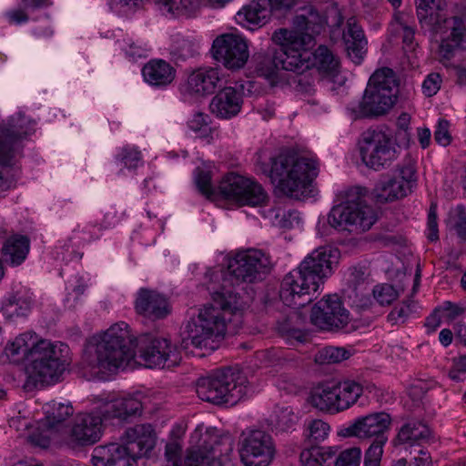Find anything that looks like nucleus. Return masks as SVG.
<instances>
[{"mask_svg": "<svg viewBox=\"0 0 466 466\" xmlns=\"http://www.w3.org/2000/svg\"><path fill=\"white\" fill-rule=\"evenodd\" d=\"M214 279L218 280V272L210 274L208 286L212 294V303L204 306L198 318L188 321L186 326L187 336L183 339L186 347L190 344L196 348H205L209 339H223L228 322L246 305L238 292L221 289L218 290L213 283Z\"/></svg>", "mask_w": 466, "mask_h": 466, "instance_id": "obj_1", "label": "nucleus"}, {"mask_svg": "<svg viewBox=\"0 0 466 466\" xmlns=\"http://www.w3.org/2000/svg\"><path fill=\"white\" fill-rule=\"evenodd\" d=\"M136 337L120 321L90 337L84 348L82 362L101 379L124 368L135 356Z\"/></svg>", "mask_w": 466, "mask_h": 466, "instance_id": "obj_2", "label": "nucleus"}, {"mask_svg": "<svg viewBox=\"0 0 466 466\" xmlns=\"http://www.w3.org/2000/svg\"><path fill=\"white\" fill-rule=\"evenodd\" d=\"M339 263V250L321 247L309 254L298 268L282 279L279 297L288 307L299 308L310 301L324 280L331 276Z\"/></svg>", "mask_w": 466, "mask_h": 466, "instance_id": "obj_3", "label": "nucleus"}, {"mask_svg": "<svg viewBox=\"0 0 466 466\" xmlns=\"http://www.w3.org/2000/svg\"><path fill=\"white\" fill-rule=\"evenodd\" d=\"M268 176L279 189L289 198H300L317 176V162L290 152H282L271 159Z\"/></svg>", "mask_w": 466, "mask_h": 466, "instance_id": "obj_4", "label": "nucleus"}, {"mask_svg": "<svg viewBox=\"0 0 466 466\" xmlns=\"http://www.w3.org/2000/svg\"><path fill=\"white\" fill-rule=\"evenodd\" d=\"M327 25V18L319 13L315 7L308 6L302 10L301 14L296 15L292 20V28H279L272 35L274 43H282L286 41L289 48L288 66L292 68L296 65L298 55L308 53L310 56V49L315 45V37L319 35ZM299 64H297L298 66Z\"/></svg>", "mask_w": 466, "mask_h": 466, "instance_id": "obj_5", "label": "nucleus"}, {"mask_svg": "<svg viewBox=\"0 0 466 466\" xmlns=\"http://www.w3.org/2000/svg\"><path fill=\"white\" fill-rule=\"evenodd\" d=\"M248 381L238 368L218 370L196 383V391L202 400L216 404L235 405L248 392Z\"/></svg>", "mask_w": 466, "mask_h": 466, "instance_id": "obj_6", "label": "nucleus"}, {"mask_svg": "<svg viewBox=\"0 0 466 466\" xmlns=\"http://www.w3.org/2000/svg\"><path fill=\"white\" fill-rule=\"evenodd\" d=\"M365 187H353L346 191L345 200L334 206L329 213V225L339 230L364 232L377 220L375 210L364 200Z\"/></svg>", "mask_w": 466, "mask_h": 466, "instance_id": "obj_7", "label": "nucleus"}, {"mask_svg": "<svg viewBox=\"0 0 466 466\" xmlns=\"http://www.w3.org/2000/svg\"><path fill=\"white\" fill-rule=\"evenodd\" d=\"M27 368L29 379L35 386L58 382L68 365V347L40 339Z\"/></svg>", "mask_w": 466, "mask_h": 466, "instance_id": "obj_8", "label": "nucleus"}, {"mask_svg": "<svg viewBox=\"0 0 466 466\" xmlns=\"http://www.w3.org/2000/svg\"><path fill=\"white\" fill-rule=\"evenodd\" d=\"M271 268V258L263 250L248 248L238 251L228 262V271L222 276L220 289L237 292L236 287L261 280L269 273Z\"/></svg>", "mask_w": 466, "mask_h": 466, "instance_id": "obj_9", "label": "nucleus"}, {"mask_svg": "<svg viewBox=\"0 0 466 466\" xmlns=\"http://www.w3.org/2000/svg\"><path fill=\"white\" fill-rule=\"evenodd\" d=\"M363 164L370 169L380 171L398 158L400 147L390 133L381 128L366 130L359 143Z\"/></svg>", "mask_w": 466, "mask_h": 466, "instance_id": "obj_10", "label": "nucleus"}, {"mask_svg": "<svg viewBox=\"0 0 466 466\" xmlns=\"http://www.w3.org/2000/svg\"><path fill=\"white\" fill-rule=\"evenodd\" d=\"M362 386L355 380L324 384L311 394V404L322 411L337 413L354 405L362 395Z\"/></svg>", "mask_w": 466, "mask_h": 466, "instance_id": "obj_11", "label": "nucleus"}, {"mask_svg": "<svg viewBox=\"0 0 466 466\" xmlns=\"http://www.w3.org/2000/svg\"><path fill=\"white\" fill-rule=\"evenodd\" d=\"M202 443L191 449L185 460L186 466H223L233 455V441L228 436L218 437L208 431Z\"/></svg>", "mask_w": 466, "mask_h": 466, "instance_id": "obj_12", "label": "nucleus"}, {"mask_svg": "<svg viewBox=\"0 0 466 466\" xmlns=\"http://www.w3.org/2000/svg\"><path fill=\"white\" fill-rule=\"evenodd\" d=\"M35 121L24 113L12 116L6 124L0 127V165L12 166L20 153L24 138L34 132Z\"/></svg>", "mask_w": 466, "mask_h": 466, "instance_id": "obj_13", "label": "nucleus"}, {"mask_svg": "<svg viewBox=\"0 0 466 466\" xmlns=\"http://www.w3.org/2000/svg\"><path fill=\"white\" fill-rule=\"evenodd\" d=\"M103 420L105 419L98 405L89 412L77 414L63 444L71 450L95 444L102 436Z\"/></svg>", "mask_w": 466, "mask_h": 466, "instance_id": "obj_14", "label": "nucleus"}, {"mask_svg": "<svg viewBox=\"0 0 466 466\" xmlns=\"http://www.w3.org/2000/svg\"><path fill=\"white\" fill-rule=\"evenodd\" d=\"M140 357L149 368H172L179 364L181 356L177 347L167 338L143 334L136 337Z\"/></svg>", "mask_w": 466, "mask_h": 466, "instance_id": "obj_15", "label": "nucleus"}, {"mask_svg": "<svg viewBox=\"0 0 466 466\" xmlns=\"http://www.w3.org/2000/svg\"><path fill=\"white\" fill-rule=\"evenodd\" d=\"M276 44L280 46L279 51L268 49L264 52H258L254 56V68L259 76H263L271 82H274L277 78L278 70L279 68L286 71L300 73L302 69L307 67V58H309L308 53H302V55L294 54V56L297 57V61H295V63L299 65H294L291 68L290 66H288V59H286L288 55L289 56V50L288 48V45H286L287 42L283 41L282 43Z\"/></svg>", "mask_w": 466, "mask_h": 466, "instance_id": "obj_16", "label": "nucleus"}, {"mask_svg": "<svg viewBox=\"0 0 466 466\" xmlns=\"http://www.w3.org/2000/svg\"><path fill=\"white\" fill-rule=\"evenodd\" d=\"M221 195L233 199L240 205L258 206L267 198V194L258 182L238 175L226 176L218 186Z\"/></svg>", "mask_w": 466, "mask_h": 466, "instance_id": "obj_17", "label": "nucleus"}, {"mask_svg": "<svg viewBox=\"0 0 466 466\" xmlns=\"http://www.w3.org/2000/svg\"><path fill=\"white\" fill-rule=\"evenodd\" d=\"M390 422V416L386 412L371 413L357 418L348 427L341 430L340 435L343 437H357L359 439L375 437L369 448L379 444L381 448V455H383V447L388 441L385 432L389 430Z\"/></svg>", "mask_w": 466, "mask_h": 466, "instance_id": "obj_18", "label": "nucleus"}, {"mask_svg": "<svg viewBox=\"0 0 466 466\" xmlns=\"http://www.w3.org/2000/svg\"><path fill=\"white\" fill-rule=\"evenodd\" d=\"M275 453L271 436L261 430L243 434L239 457L245 466H268Z\"/></svg>", "mask_w": 466, "mask_h": 466, "instance_id": "obj_19", "label": "nucleus"}, {"mask_svg": "<svg viewBox=\"0 0 466 466\" xmlns=\"http://www.w3.org/2000/svg\"><path fill=\"white\" fill-rule=\"evenodd\" d=\"M416 183L415 167L412 164L400 166L391 177L380 180L373 196L380 203L390 202L406 197Z\"/></svg>", "mask_w": 466, "mask_h": 466, "instance_id": "obj_20", "label": "nucleus"}, {"mask_svg": "<svg viewBox=\"0 0 466 466\" xmlns=\"http://www.w3.org/2000/svg\"><path fill=\"white\" fill-rule=\"evenodd\" d=\"M299 0H252L237 13V21L249 30L261 27L271 14H284L290 11Z\"/></svg>", "mask_w": 466, "mask_h": 466, "instance_id": "obj_21", "label": "nucleus"}, {"mask_svg": "<svg viewBox=\"0 0 466 466\" xmlns=\"http://www.w3.org/2000/svg\"><path fill=\"white\" fill-rule=\"evenodd\" d=\"M310 321L320 329L338 330L348 325L350 314L337 295H329L313 306Z\"/></svg>", "mask_w": 466, "mask_h": 466, "instance_id": "obj_22", "label": "nucleus"}, {"mask_svg": "<svg viewBox=\"0 0 466 466\" xmlns=\"http://www.w3.org/2000/svg\"><path fill=\"white\" fill-rule=\"evenodd\" d=\"M211 52L216 61L231 70L243 67L249 56L246 41L234 34L218 36L213 41Z\"/></svg>", "mask_w": 466, "mask_h": 466, "instance_id": "obj_23", "label": "nucleus"}, {"mask_svg": "<svg viewBox=\"0 0 466 466\" xmlns=\"http://www.w3.org/2000/svg\"><path fill=\"white\" fill-rule=\"evenodd\" d=\"M397 96L367 86L361 100L350 103L348 110L353 119L371 118L385 115L395 104Z\"/></svg>", "mask_w": 466, "mask_h": 466, "instance_id": "obj_24", "label": "nucleus"}, {"mask_svg": "<svg viewBox=\"0 0 466 466\" xmlns=\"http://www.w3.org/2000/svg\"><path fill=\"white\" fill-rule=\"evenodd\" d=\"M135 309L137 314L152 320L165 319L171 311L166 296L145 288L137 293Z\"/></svg>", "mask_w": 466, "mask_h": 466, "instance_id": "obj_25", "label": "nucleus"}, {"mask_svg": "<svg viewBox=\"0 0 466 466\" xmlns=\"http://www.w3.org/2000/svg\"><path fill=\"white\" fill-rule=\"evenodd\" d=\"M120 444L137 459L150 452L156 444V435L150 424H138L128 428Z\"/></svg>", "mask_w": 466, "mask_h": 466, "instance_id": "obj_26", "label": "nucleus"}, {"mask_svg": "<svg viewBox=\"0 0 466 466\" xmlns=\"http://www.w3.org/2000/svg\"><path fill=\"white\" fill-rule=\"evenodd\" d=\"M417 17L422 26L438 31L451 24L448 18L447 0H415Z\"/></svg>", "mask_w": 466, "mask_h": 466, "instance_id": "obj_27", "label": "nucleus"}, {"mask_svg": "<svg viewBox=\"0 0 466 466\" xmlns=\"http://www.w3.org/2000/svg\"><path fill=\"white\" fill-rule=\"evenodd\" d=\"M137 458L119 443L97 446L92 453L93 466H137Z\"/></svg>", "mask_w": 466, "mask_h": 466, "instance_id": "obj_28", "label": "nucleus"}, {"mask_svg": "<svg viewBox=\"0 0 466 466\" xmlns=\"http://www.w3.org/2000/svg\"><path fill=\"white\" fill-rule=\"evenodd\" d=\"M242 104L241 89L226 86L212 98L209 107L212 114L222 119H229L240 112Z\"/></svg>", "mask_w": 466, "mask_h": 466, "instance_id": "obj_29", "label": "nucleus"}, {"mask_svg": "<svg viewBox=\"0 0 466 466\" xmlns=\"http://www.w3.org/2000/svg\"><path fill=\"white\" fill-rule=\"evenodd\" d=\"M220 80L218 67H199L188 75L185 89L190 95L207 96L214 93Z\"/></svg>", "mask_w": 466, "mask_h": 466, "instance_id": "obj_30", "label": "nucleus"}, {"mask_svg": "<svg viewBox=\"0 0 466 466\" xmlns=\"http://www.w3.org/2000/svg\"><path fill=\"white\" fill-rule=\"evenodd\" d=\"M105 420L117 419L120 421L127 420L132 416L141 413V401L132 396L119 398L112 400H103L98 404Z\"/></svg>", "mask_w": 466, "mask_h": 466, "instance_id": "obj_31", "label": "nucleus"}, {"mask_svg": "<svg viewBox=\"0 0 466 466\" xmlns=\"http://www.w3.org/2000/svg\"><path fill=\"white\" fill-rule=\"evenodd\" d=\"M346 50L350 59L356 65H360L367 52V39L360 25L355 18L351 17L347 22V28L343 34Z\"/></svg>", "mask_w": 466, "mask_h": 466, "instance_id": "obj_32", "label": "nucleus"}, {"mask_svg": "<svg viewBox=\"0 0 466 466\" xmlns=\"http://www.w3.org/2000/svg\"><path fill=\"white\" fill-rule=\"evenodd\" d=\"M451 35L443 39L439 46V54L441 58L451 59L457 49H466V23L458 16L451 17Z\"/></svg>", "mask_w": 466, "mask_h": 466, "instance_id": "obj_33", "label": "nucleus"}, {"mask_svg": "<svg viewBox=\"0 0 466 466\" xmlns=\"http://www.w3.org/2000/svg\"><path fill=\"white\" fill-rule=\"evenodd\" d=\"M142 75L149 85L165 87L174 81L176 69L165 60L153 59L143 66Z\"/></svg>", "mask_w": 466, "mask_h": 466, "instance_id": "obj_34", "label": "nucleus"}, {"mask_svg": "<svg viewBox=\"0 0 466 466\" xmlns=\"http://www.w3.org/2000/svg\"><path fill=\"white\" fill-rule=\"evenodd\" d=\"M367 274L363 268L353 267L349 270V298L356 307L364 308L370 303V289L366 282Z\"/></svg>", "mask_w": 466, "mask_h": 466, "instance_id": "obj_35", "label": "nucleus"}, {"mask_svg": "<svg viewBox=\"0 0 466 466\" xmlns=\"http://www.w3.org/2000/svg\"><path fill=\"white\" fill-rule=\"evenodd\" d=\"M30 248L27 237L15 235L5 240L2 247L5 261L11 266H19L26 258Z\"/></svg>", "mask_w": 466, "mask_h": 466, "instance_id": "obj_36", "label": "nucleus"}, {"mask_svg": "<svg viewBox=\"0 0 466 466\" xmlns=\"http://www.w3.org/2000/svg\"><path fill=\"white\" fill-rule=\"evenodd\" d=\"M33 299L29 295L17 292L6 299L2 305V313L10 321L25 318L31 312Z\"/></svg>", "mask_w": 466, "mask_h": 466, "instance_id": "obj_37", "label": "nucleus"}, {"mask_svg": "<svg viewBox=\"0 0 466 466\" xmlns=\"http://www.w3.org/2000/svg\"><path fill=\"white\" fill-rule=\"evenodd\" d=\"M307 67L302 69L299 74L314 67L319 72L335 75L339 68V60L325 46H319L314 52L310 51V56L307 58Z\"/></svg>", "mask_w": 466, "mask_h": 466, "instance_id": "obj_38", "label": "nucleus"}, {"mask_svg": "<svg viewBox=\"0 0 466 466\" xmlns=\"http://www.w3.org/2000/svg\"><path fill=\"white\" fill-rule=\"evenodd\" d=\"M39 341L40 339H37L35 333H23L6 345L5 353L8 357H17L15 360L20 359L31 360L35 350V348L39 345Z\"/></svg>", "mask_w": 466, "mask_h": 466, "instance_id": "obj_39", "label": "nucleus"}, {"mask_svg": "<svg viewBox=\"0 0 466 466\" xmlns=\"http://www.w3.org/2000/svg\"><path fill=\"white\" fill-rule=\"evenodd\" d=\"M431 436L430 428L417 420L405 423L399 431L396 441L400 444L410 443L420 444L427 441Z\"/></svg>", "mask_w": 466, "mask_h": 466, "instance_id": "obj_40", "label": "nucleus"}, {"mask_svg": "<svg viewBox=\"0 0 466 466\" xmlns=\"http://www.w3.org/2000/svg\"><path fill=\"white\" fill-rule=\"evenodd\" d=\"M45 413V425L48 429H55L66 421L75 412L70 402H57L52 400L43 406Z\"/></svg>", "mask_w": 466, "mask_h": 466, "instance_id": "obj_41", "label": "nucleus"}, {"mask_svg": "<svg viewBox=\"0 0 466 466\" xmlns=\"http://www.w3.org/2000/svg\"><path fill=\"white\" fill-rule=\"evenodd\" d=\"M386 93L390 91L394 96L398 94V80L394 71L389 67L376 70L370 77L368 85Z\"/></svg>", "mask_w": 466, "mask_h": 466, "instance_id": "obj_42", "label": "nucleus"}, {"mask_svg": "<svg viewBox=\"0 0 466 466\" xmlns=\"http://www.w3.org/2000/svg\"><path fill=\"white\" fill-rule=\"evenodd\" d=\"M335 453L331 447L314 446L302 451L299 460L301 466H325Z\"/></svg>", "mask_w": 466, "mask_h": 466, "instance_id": "obj_43", "label": "nucleus"}, {"mask_svg": "<svg viewBox=\"0 0 466 466\" xmlns=\"http://www.w3.org/2000/svg\"><path fill=\"white\" fill-rule=\"evenodd\" d=\"M268 420L272 429L284 432L294 429L298 417L290 407H277Z\"/></svg>", "mask_w": 466, "mask_h": 466, "instance_id": "obj_44", "label": "nucleus"}, {"mask_svg": "<svg viewBox=\"0 0 466 466\" xmlns=\"http://www.w3.org/2000/svg\"><path fill=\"white\" fill-rule=\"evenodd\" d=\"M269 214L273 225L284 229L292 228L300 223L299 213L294 209L286 210L281 208H276L270 209Z\"/></svg>", "mask_w": 466, "mask_h": 466, "instance_id": "obj_45", "label": "nucleus"}, {"mask_svg": "<svg viewBox=\"0 0 466 466\" xmlns=\"http://www.w3.org/2000/svg\"><path fill=\"white\" fill-rule=\"evenodd\" d=\"M390 31L394 34H402L403 43L412 48L415 30L409 23V16L404 14H397L390 25Z\"/></svg>", "mask_w": 466, "mask_h": 466, "instance_id": "obj_46", "label": "nucleus"}, {"mask_svg": "<svg viewBox=\"0 0 466 466\" xmlns=\"http://www.w3.org/2000/svg\"><path fill=\"white\" fill-rule=\"evenodd\" d=\"M446 224L462 241L466 240V209L462 206H457L450 211Z\"/></svg>", "mask_w": 466, "mask_h": 466, "instance_id": "obj_47", "label": "nucleus"}, {"mask_svg": "<svg viewBox=\"0 0 466 466\" xmlns=\"http://www.w3.org/2000/svg\"><path fill=\"white\" fill-rule=\"evenodd\" d=\"M170 53L177 58L186 60L195 55V44L180 35H175L172 36Z\"/></svg>", "mask_w": 466, "mask_h": 466, "instance_id": "obj_48", "label": "nucleus"}, {"mask_svg": "<svg viewBox=\"0 0 466 466\" xmlns=\"http://www.w3.org/2000/svg\"><path fill=\"white\" fill-rule=\"evenodd\" d=\"M372 293L375 299L380 305H390L399 297L398 291L393 288V286L389 284L375 286L372 289Z\"/></svg>", "mask_w": 466, "mask_h": 466, "instance_id": "obj_49", "label": "nucleus"}, {"mask_svg": "<svg viewBox=\"0 0 466 466\" xmlns=\"http://www.w3.org/2000/svg\"><path fill=\"white\" fill-rule=\"evenodd\" d=\"M416 307L414 301L408 300L403 302L402 305L394 308L388 315L389 321L393 324L404 323L408 317L413 313L414 308Z\"/></svg>", "mask_w": 466, "mask_h": 466, "instance_id": "obj_50", "label": "nucleus"}, {"mask_svg": "<svg viewBox=\"0 0 466 466\" xmlns=\"http://www.w3.org/2000/svg\"><path fill=\"white\" fill-rule=\"evenodd\" d=\"M361 451L360 448H351L339 453L335 461V466H360Z\"/></svg>", "mask_w": 466, "mask_h": 466, "instance_id": "obj_51", "label": "nucleus"}, {"mask_svg": "<svg viewBox=\"0 0 466 466\" xmlns=\"http://www.w3.org/2000/svg\"><path fill=\"white\" fill-rule=\"evenodd\" d=\"M329 425L321 420H313L309 423V438L313 441H324L329 432Z\"/></svg>", "mask_w": 466, "mask_h": 466, "instance_id": "obj_52", "label": "nucleus"}, {"mask_svg": "<svg viewBox=\"0 0 466 466\" xmlns=\"http://www.w3.org/2000/svg\"><path fill=\"white\" fill-rule=\"evenodd\" d=\"M350 352L344 348L326 347L319 352V358L329 363L340 362L349 359Z\"/></svg>", "mask_w": 466, "mask_h": 466, "instance_id": "obj_53", "label": "nucleus"}, {"mask_svg": "<svg viewBox=\"0 0 466 466\" xmlns=\"http://www.w3.org/2000/svg\"><path fill=\"white\" fill-rule=\"evenodd\" d=\"M195 182L198 190L203 195L210 197L213 194V187L211 184V176L209 171H206L200 167L196 168Z\"/></svg>", "mask_w": 466, "mask_h": 466, "instance_id": "obj_54", "label": "nucleus"}, {"mask_svg": "<svg viewBox=\"0 0 466 466\" xmlns=\"http://www.w3.org/2000/svg\"><path fill=\"white\" fill-rule=\"evenodd\" d=\"M118 157L124 167L129 169L137 168L142 164L140 152L129 147H123Z\"/></svg>", "mask_w": 466, "mask_h": 466, "instance_id": "obj_55", "label": "nucleus"}, {"mask_svg": "<svg viewBox=\"0 0 466 466\" xmlns=\"http://www.w3.org/2000/svg\"><path fill=\"white\" fill-rule=\"evenodd\" d=\"M434 140L441 147H447L451 143L452 137L450 132V122L440 119L434 130Z\"/></svg>", "mask_w": 466, "mask_h": 466, "instance_id": "obj_56", "label": "nucleus"}, {"mask_svg": "<svg viewBox=\"0 0 466 466\" xmlns=\"http://www.w3.org/2000/svg\"><path fill=\"white\" fill-rule=\"evenodd\" d=\"M181 453L182 447L177 441L167 443L165 450L167 466H181Z\"/></svg>", "mask_w": 466, "mask_h": 466, "instance_id": "obj_57", "label": "nucleus"}, {"mask_svg": "<svg viewBox=\"0 0 466 466\" xmlns=\"http://www.w3.org/2000/svg\"><path fill=\"white\" fill-rule=\"evenodd\" d=\"M121 48L132 58L146 56L148 51L146 44H137L129 38L123 40Z\"/></svg>", "mask_w": 466, "mask_h": 466, "instance_id": "obj_58", "label": "nucleus"}, {"mask_svg": "<svg viewBox=\"0 0 466 466\" xmlns=\"http://www.w3.org/2000/svg\"><path fill=\"white\" fill-rule=\"evenodd\" d=\"M441 77L438 73H431L422 83V92L426 96H434L441 88Z\"/></svg>", "mask_w": 466, "mask_h": 466, "instance_id": "obj_59", "label": "nucleus"}, {"mask_svg": "<svg viewBox=\"0 0 466 466\" xmlns=\"http://www.w3.org/2000/svg\"><path fill=\"white\" fill-rule=\"evenodd\" d=\"M279 330L291 344L293 341L300 343L305 340V334L299 329L289 327L288 322L280 323Z\"/></svg>", "mask_w": 466, "mask_h": 466, "instance_id": "obj_60", "label": "nucleus"}, {"mask_svg": "<svg viewBox=\"0 0 466 466\" xmlns=\"http://www.w3.org/2000/svg\"><path fill=\"white\" fill-rule=\"evenodd\" d=\"M437 207L434 204L431 205L428 214V239L431 241H436L439 239V230L437 223Z\"/></svg>", "mask_w": 466, "mask_h": 466, "instance_id": "obj_61", "label": "nucleus"}, {"mask_svg": "<svg viewBox=\"0 0 466 466\" xmlns=\"http://www.w3.org/2000/svg\"><path fill=\"white\" fill-rule=\"evenodd\" d=\"M381 448L376 444L371 448H368L364 454V466H380Z\"/></svg>", "mask_w": 466, "mask_h": 466, "instance_id": "obj_62", "label": "nucleus"}, {"mask_svg": "<svg viewBox=\"0 0 466 466\" xmlns=\"http://www.w3.org/2000/svg\"><path fill=\"white\" fill-rule=\"evenodd\" d=\"M208 116L203 113H197L188 121V127L195 132H206L208 129Z\"/></svg>", "mask_w": 466, "mask_h": 466, "instance_id": "obj_63", "label": "nucleus"}, {"mask_svg": "<svg viewBox=\"0 0 466 466\" xmlns=\"http://www.w3.org/2000/svg\"><path fill=\"white\" fill-rule=\"evenodd\" d=\"M5 16L10 24L20 25L26 23L29 16L26 12L21 8L13 9L5 13Z\"/></svg>", "mask_w": 466, "mask_h": 466, "instance_id": "obj_64", "label": "nucleus"}]
</instances>
